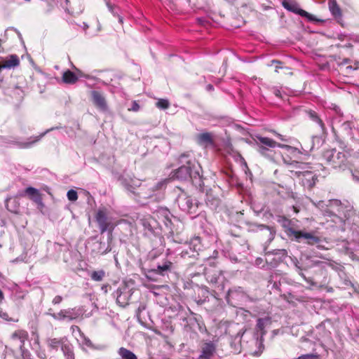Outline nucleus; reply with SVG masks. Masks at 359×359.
<instances>
[{
  "mask_svg": "<svg viewBox=\"0 0 359 359\" xmlns=\"http://www.w3.org/2000/svg\"><path fill=\"white\" fill-rule=\"evenodd\" d=\"M181 255H182V257H186L187 255H188L189 257H194V254L189 255V252H187V250L182 251Z\"/></svg>",
  "mask_w": 359,
  "mask_h": 359,
  "instance_id": "nucleus-41",
  "label": "nucleus"
},
{
  "mask_svg": "<svg viewBox=\"0 0 359 359\" xmlns=\"http://www.w3.org/2000/svg\"><path fill=\"white\" fill-rule=\"evenodd\" d=\"M293 208H294V210L295 212H299V210L295 207H293Z\"/></svg>",
  "mask_w": 359,
  "mask_h": 359,
  "instance_id": "nucleus-52",
  "label": "nucleus"
},
{
  "mask_svg": "<svg viewBox=\"0 0 359 359\" xmlns=\"http://www.w3.org/2000/svg\"><path fill=\"white\" fill-rule=\"evenodd\" d=\"M255 141L259 153L271 159L273 158L272 149L276 147L285 149V152L282 154V158H283V157H285L287 158L289 163H291L293 160H297L299 156L301 155L300 151L297 149L287 144L277 143L269 137L257 136Z\"/></svg>",
  "mask_w": 359,
  "mask_h": 359,
  "instance_id": "nucleus-1",
  "label": "nucleus"
},
{
  "mask_svg": "<svg viewBox=\"0 0 359 359\" xmlns=\"http://www.w3.org/2000/svg\"><path fill=\"white\" fill-rule=\"evenodd\" d=\"M177 203L182 211L189 214L196 213L198 203L195 199L187 196V194H180L177 198Z\"/></svg>",
  "mask_w": 359,
  "mask_h": 359,
  "instance_id": "nucleus-6",
  "label": "nucleus"
},
{
  "mask_svg": "<svg viewBox=\"0 0 359 359\" xmlns=\"http://www.w3.org/2000/svg\"><path fill=\"white\" fill-rule=\"evenodd\" d=\"M1 69H4V67H2V62H1V63H0V70H1Z\"/></svg>",
  "mask_w": 359,
  "mask_h": 359,
  "instance_id": "nucleus-54",
  "label": "nucleus"
},
{
  "mask_svg": "<svg viewBox=\"0 0 359 359\" xmlns=\"http://www.w3.org/2000/svg\"><path fill=\"white\" fill-rule=\"evenodd\" d=\"M282 5L285 9H287L290 11H292L295 13H298L301 16L306 17L311 21L316 20L314 16H313L312 15L309 14L308 12H306L301 8H299L295 4L290 3L287 0H283V1L282 2Z\"/></svg>",
  "mask_w": 359,
  "mask_h": 359,
  "instance_id": "nucleus-14",
  "label": "nucleus"
},
{
  "mask_svg": "<svg viewBox=\"0 0 359 359\" xmlns=\"http://www.w3.org/2000/svg\"><path fill=\"white\" fill-rule=\"evenodd\" d=\"M334 111H335L336 114H338L339 116H342V113L341 111V109L339 107H334Z\"/></svg>",
  "mask_w": 359,
  "mask_h": 359,
  "instance_id": "nucleus-44",
  "label": "nucleus"
},
{
  "mask_svg": "<svg viewBox=\"0 0 359 359\" xmlns=\"http://www.w3.org/2000/svg\"><path fill=\"white\" fill-rule=\"evenodd\" d=\"M28 334L26 331L19 330L12 334L11 338L16 341L17 345L20 349L23 348L25 341L27 339Z\"/></svg>",
  "mask_w": 359,
  "mask_h": 359,
  "instance_id": "nucleus-21",
  "label": "nucleus"
},
{
  "mask_svg": "<svg viewBox=\"0 0 359 359\" xmlns=\"http://www.w3.org/2000/svg\"><path fill=\"white\" fill-rule=\"evenodd\" d=\"M118 354L121 356V359H137L135 353L123 347L119 348Z\"/></svg>",
  "mask_w": 359,
  "mask_h": 359,
  "instance_id": "nucleus-28",
  "label": "nucleus"
},
{
  "mask_svg": "<svg viewBox=\"0 0 359 359\" xmlns=\"http://www.w3.org/2000/svg\"><path fill=\"white\" fill-rule=\"evenodd\" d=\"M62 301V297L60 295L55 296L53 299V304H59Z\"/></svg>",
  "mask_w": 359,
  "mask_h": 359,
  "instance_id": "nucleus-39",
  "label": "nucleus"
},
{
  "mask_svg": "<svg viewBox=\"0 0 359 359\" xmlns=\"http://www.w3.org/2000/svg\"><path fill=\"white\" fill-rule=\"evenodd\" d=\"M295 266H296V268H297L298 270L302 271V269H301V267L298 265V262H297L295 263Z\"/></svg>",
  "mask_w": 359,
  "mask_h": 359,
  "instance_id": "nucleus-50",
  "label": "nucleus"
},
{
  "mask_svg": "<svg viewBox=\"0 0 359 359\" xmlns=\"http://www.w3.org/2000/svg\"><path fill=\"white\" fill-rule=\"evenodd\" d=\"M271 324V318L269 316L264 318H259L257 320L256 330L260 334L261 340L263 339L264 336L266 334V327Z\"/></svg>",
  "mask_w": 359,
  "mask_h": 359,
  "instance_id": "nucleus-19",
  "label": "nucleus"
},
{
  "mask_svg": "<svg viewBox=\"0 0 359 359\" xmlns=\"http://www.w3.org/2000/svg\"><path fill=\"white\" fill-rule=\"evenodd\" d=\"M296 359H320V358L318 354H306L302 355Z\"/></svg>",
  "mask_w": 359,
  "mask_h": 359,
  "instance_id": "nucleus-36",
  "label": "nucleus"
},
{
  "mask_svg": "<svg viewBox=\"0 0 359 359\" xmlns=\"http://www.w3.org/2000/svg\"><path fill=\"white\" fill-rule=\"evenodd\" d=\"M140 105L136 101H133L132 103L131 107L129 109V110L133 111H137L140 109Z\"/></svg>",
  "mask_w": 359,
  "mask_h": 359,
  "instance_id": "nucleus-38",
  "label": "nucleus"
},
{
  "mask_svg": "<svg viewBox=\"0 0 359 359\" xmlns=\"http://www.w3.org/2000/svg\"><path fill=\"white\" fill-rule=\"evenodd\" d=\"M105 271L104 270L94 271L90 274V278L93 280L100 282L102 281L105 277Z\"/></svg>",
  "mask_w": 359,
  "mask_h": 359,
  "instance_id": "nucleus-31",
  "label": "nucleus"
},
{
  "mask_svg": "<svg viewBox=\"0 0 359 359\" xmlns=\"http://www.w3.org/2000/svg\"><path fill=\"white\" fill-rule=\"evenodd\" d=\"M1 62L2 67H4V68L11 69L19 65L20 60L17 55H11L4 60Z\"/></svg>",
  "mask_w": 359,
  "mask_h": 359,
  "instance_id": "nucleus-26",
  "label": "nucleus"
},
{
  "mask_svg": "<svg viewBox=\"0 0 359 359\" xmlns=\"http://www.w3.org/2000/svg\"><path fill=\"white\" fill-rule=\"evenodd\" d=\"M208 88L209 90L212 89V86H211V85H208Z\"/></svg>",
  "mask_w": 359,
  "mask_h": 359,
  "instance_id": "nucleus-51",
  "label": "nucleus"
},
{
  "mask_svg": "<svg viewBox=\"0 0 359 359\" xmlns=\"http://www.w3.org/2000/svg\"><path fill=\"white\" fill-rule=\"evenodd\" d=\"M67 196L70 201H75L78 198L77 192L73 189L69 190L67 191Z\"/></svg>",
  "mask_w": 359,
  "mask_h": 359,
  "instance_id": "nucleus-35",
  "label": "nucleus"
},
{
  "mask_svg": "<svg viewBox=\"0 0 359 359\" xmlns=\"http://www.w3.org/2000/svg\"><path fill=\"white\" fill-rule=\"evenodd\" d=\"M323 157L327 163L334 168H342L346 161V154L337 151L335 149L325 151L323 154Z\"/></svg>",
  "mask_w": 359,
  "mask_h": 359,
  "instance_id": "nucleus-5",
  "label": "nucleus"
},
{
  "mask_svg": "<svg viewBox=\"0 0 359 359\" xmlns=\"http://www.w3.org/2000/svg\"><path fill=\"white\" fill-rule=\"evenodd\" d=\"M277 136H278V137L280 140H282V141H287V140H286V139H285V138H284V137H283L282 135H280V134H277Z\"/></svg>",
  "mask_w": 359,
  "mask_h": 359,
  "instance_id": "nucleus-46",
  "label": "nucleus"
},
{
  "mask_svg": "<svg viewBox=\"0 0 359 359\" xmlns=\"http://www.w3.org/2000/svg\"><path fill=\"white\" fill-rule=\"evenodd\" d=\"M243 293V289L240 287H233L231 289H229L227 293V299L228 300L230 298H234L236 295L242 294Z\"/></svg>",
  "mask_w": 359,
  "mask_h": 359,
  "instance_id": "nucleus-32",
  "label": "nucleus"
},
{
  "mask_svg": "<svg viewBox=\"0 0 359 359\" xmlns=\"http://www.w3.org/2000/svg\"><path fill=\"white\" fill-rule=\"evenodd\" d=\"M215 202H216V205H217V203H218V200H216V201H215Z\"/></svg>",
  "mask_w": 359,
  "mask_h": 359,
  "instance_id": "nucleus-59",
  "label": "nucleus"
},
{
  "mask_svg": "<svg viewBox=\"0 0 359 359\" xmlns=\"http://www.w3.org/2000/svg\"><path fill=\"white\" fill-rule=\"evenodd\" d=\"M88 27V26L87 25H84V27H85V28H87Z\"/></svg>",
  "mask_w": 359,
  "mask_h": 359,
  "instance_id": "nucleus-58",
  "label": "nucleus"
},
{
  "mask_svg": "<svg viewBox=\"0 0 359 359\" xmlns=\"http://www.w3.org/2000/svg\"><path fill=\"white\" fill-rule=\"evenodd\" d=\"M66 320L71 321L83 316V310L81 308H69L64 309Z\"/></svg>",
  "mask_w": 359,
  "mask_h": 359,
  "instance_id": "nucleus-23",
  "label": "nucleus"
},
{
  "mask_svg": "<svg viewBox=\"0 0 359 359\" xmlns=\"http://www.w3.org/2000/svg\"><path fill=\"white\" fill-rule=\"evenodd\" d=\"M299 275H301L304 278H306L304 273H302V272H299Z\"/></svg>",
  "mask_w": 359,
  "mask_h": 359,
  "instance_id": "nucleus-53",
  "label": "nucleus"
},
{
  "mask_svg": "<svg viewBox=\"0 0 359 359\" xmlns=\"http://www.w3.org/2000/svg\"><path fill=\"white\" fill-rule=\"evenodd\" d=\"M56 128H52L44 133H41L40 135L36 137H31L28 139L26 142H18L15 143V144L21 149H27L32 147L36 142H39L46 133H48L50 130H53Z\"/></svg>",
  "mask_w": 359,
  "mask_h": 359,
  "instance_id": "nucleus-20",
  "label": "nucleus"
},
{
  "mask_svg": "<svg viewBox=\"0 0 359 359\" xmlns=\"http://www.w3.org/2000/svg\"><path fill=\"white\" fill-rule=\"evenodd\" d=\"M156 106L160 109H166L170 107V102L167 99H158Z\"/></svg>",
  "mask_w": 359,
  "mask_h": 359,
  "instance_id": "nucleus-33",
  "label": "nucleus"
},
{
  "mask_svg": "<svg viewBox=\"0 0 359 359\" xmlns=\"http://www.w3.org/2000/svg\"><path fill=\"white\" fill-rule=\"evenodd\" d=\"M71 330L72 333L75 335L76 340L82 347L95 348L90 339L81 332V329L78 326L72 325L71 327Z\"/></svg>",
  "mask_w": 359,
  "mask_h": 359,
  "instance_id": "nucleus-10",
  "label": "nucleus"
},
{
  "mask_svg": "<svg viewBox=\"0 0 359 359\" xmlns=\"http://www.w3.org/2000/svg\"><path fill=\"white\" fill-rule=\"evenodd\" d=\"M353 177L356 179V180H359V178H357L354 175H353Z\"/></svg>",
  "mask_w": 359,
  "mask_h": 359,
  "instance_id": "nucleus-57",
  "label": "nucleus"
},
{
  "mask_svg": "<svg viewBox=\"0 0 359 359\" xmlns=\"http://www.w3.org/2000/svg\"><path fill=\"white\" fill-rule=\"evenodd\" d=\"M358 67H352V66H347L346 67V69L348 70V69H350V70H353V69H356Z\"/></svg>",
  "mask_w": 359,
  "mask_h": 359,
  "instance_id": "nucleus-49",
  "label": "nucleus"
},
{
  "mask_svg": "<svg viewBox=\"0 0 359 359\" xmlns=\"http://www.w3.org/2000/svg\"><path fill=\"white\" fill-rule=\"evenodd\" d=\"M283 162L288 165L289 171L292 177H301L303 174L311 169L308 163L299 162L297 160H293L291 163H289V161L283 157Z\"/></svg>",
  "mask_w": 359,
  "mask_h": 359,
  "instance_id": "nucleus-8",
  "label": "nucleus"
},
{
  "mask_svg": "<svg viewBox=\"0 0 359 359\" xmlns=\"http://www.w3.org/2000/svg\"><path fill=\"white\" fill-rule=\"evenodd\" d=\"M18 4H22L25 1H29V0H15Z\"/></svg>",
  "mask_w": 359,
  "mask_h": 359,
  "instance_id": "nucleus-48",
  "label": "nucleus"
},
{
  "mask_svg": "<svg viewBox=\"0 0 359 359\" xmlns=\"http://www.w3.org/2000/svg\"><path fill=\"white\" fill-rule=\"evenodd\" d=\"M167 180L158 182L155 186L151 188V193L143 196L144 198H152L160 201L163 198V191L165 189Z\"/></svg>",
  "mask_w": 359,
  "mask_h": 359,
  "instance_id": "nucleus-12",
  "label": "nucleus"
},
{
  "mask_svg": "<svg viewBox=\"0 0 359 359\" xmlns=\"http://www.w3.org/2000/svg\"><path fill=\"white\" fill-rule=\"evenodd\" d=\"M25 194L29 197L31 200L35 202L38 205H43L41 195L38 189L29 187L25 189Z\"/></svg>",
  "mask_w": 359,
  "mask_h": 359,
  "instance_id": "nucleus-22",
  "label": "nucleus"
},
{
  "mask_svg": "<svg viewBox=\"0 0 359 359\" xmlns=\"http://www.w3.org/2000/svg\"><path fill=\"white\" fill-rule=\"evenodd\" d=\"M344 128H345L346 130H351V123L350 122H348V121L345 122V123H344Z\"/></svg>",
  "mask_w": 359,
  "mask_h": 359,
  "instance_id": "nucleus-40",
  "label": "nucleus"
},
{
  "mask_svg": "<svg viewBox=\"0 0 359 359\" xmlns=\"http://www.w3.org/2000/svg\"><path fill=\"white\" fill-rule=\"evenodd\" d=\"M328 5L329 9L332 15H334L335 18H338L341 15V9L335 0L329 1Z\"/></svg>",
  "mask_w": 359,
  "mask_h": 359,
  "instance_id": "nucleus-27",
  "label": "nucleus"
},
{
  "mask_svg": "<svg viewBox=\"0 0 359 359\" xmlns=\"http://www.w3.org/2000/svg\"><path fill=\"white\" fill-rule=\"evenodd\" d=\"M145 309L144 306H140L137 310V315Z\"/></svg>",
  "mask_w": 359,
  "mask_h": 359,
  "instance_id": "nucleus-45",
  "label": "nucleus"
},
{
  "mask_svg": "<svg viewBox=\"0 0 359 359\" xmlns=\"http://www.w3.org/2000/svg\"><path fill=\"white\" fill-rule=\"evenodd\" d=\"M274 93L276 97H280V92L279 90H275Z\"/></svg>",
  "mask_w": 359,
  "mask_h": 359,
  "instance_id": "nucleus-47",
  "label": "nucleus"
},
{
  "mask_svg": "<svg viewBox=\"0 0 359 359\" xmlns=\"http://www.w3.org/2000/svg\"><path fill=\"white\" fill-rule=\"evenodd\" d=\"M48 314L53 319H55L56 320H66L64 309L60 310V312H58L57 313H48Z\"/></svg>",
  "mask_w": 359,
  "mask_h": 359,
  "instance_id": "nucleus-34",
  "label": "nucleus"
},
{
  "mask_svg": "<svg viewBox=\"0 0 359 359\" xmlns=\"http://www.w3.org/2000/svg\"><path fill=\"white\" fill-rule=\"evenodd\" d=\"M296 178L301 182L304 187L309 189L315 185L317 180L316 174L311 170L303 174L301 177Z\"/></svg>",
  "mask_w": 359,
  "mask_h": 359,
  "instance_id": "nucleus-17",
  "label": "nucleus"
},
{
  "mask_svg": "<svg viewBox=\"0 0 359 359\" xmlns=\"http://www.w3.org/2000/svg\"><path fill=\"white\" fill-rule=\"evenodd\" d=\"M95 219L102 233L105 231L111 233L114 227L118 224L117 222L110 216L109 212L107 209L104 208H100L97 210L95 215Z\"/></svg>",
  "mask_w": 359,
  "mask_h": 359,
  "instance_id": "nucleus-4",
  "label": "nucleus"
},
{
  "mask_svg": "<svg viewBox=\"0 0 359 359\" xmlns=\"http://www.w3.org/2000/svg\"><path fill=\"white\" fill-rule=\"evenodd\" d=\"M172 263L168 260H164L162 264L157 265L156 268L153 269V271L158 275L164 276L172 269Z\"/></svg>",
  "mask_w": 359,
  "mask_h": 359,
  "instance_id": "nucleus-25",
  "label": "nucleus"
},
{
  "mask_svg": "<svg viewBox=\"0 0 359 359\" xmlns=\"http://www.w3.org/2000/svg\"><path fill=\"white\" fill-rule=\"evenodd\" d=\"M118 21H119L120 22H122V18H121V17H118Z\"/></svg>",
  "mask_w": 359,
  "mask_h": 359,
  "instance_id": "nucleus-55",
  "label": "nucleus"
},
{
  "mask_svg": "<svg viewBox=\"0 0 359 359\" xmlns=\"http://www.w3.org/2000/svg\"><path fill=\"white\" fill-rule=\"evenodd\" d=\"M180 162L182 165L172 172L171 178L179 180H187L189 178L199 176L200 165L195 158L183 154L180 157Z\"/></svg>",
  "mask_w": 359,
  "mask_h": 359,
  "instance_id": "nucleus-2",
  "label": "nucleus"
},
{
  "mask_svg": "<svg viewBox=\"0 0 359 359\" xmlns=\"http://www.w3.org/2000/svg\"><path fill=\"white\" fill-rule=\"evenodd\" d=\"M48 347L51 350L61 348L65 359H74L73 347L66 337L60 338H49L46 341Z\"/></svg>",
  "mask_w": 359,
  "mask_h": 359,
  "instance_id": "nucleus-3",
  "label": "nucleus"
},
{
  "mask_svg": "<svg viewBox=\"0 0 359 359\" xmlns=\"http://www.w3.org/2000/svg\"><path fill=\"white\" fill-rule=\"evenodd\" d=\"M312 203L325 214L332 213L334 211V208L339 207L341 205V202L337 199L329 200L327 202L320 201L317 203L312 201Z\"/></svg>",
  "mask_w": 359,
  "mask_h": 359,
  "instance_id": "nucleus-9",
  "label": "nucleus"
},
{
  "mask_svg": "<svg viewBox=\"0 0 359 359\" xmlns=\"http://www.w3.org/2000/svg\"><path fill=\"white\" fill-rule=\"evenodd\" d=\"M91 99L93 104L101 111L107 110V104L104 96L99 91L93 90L91 92Z\"/></svg>",
  "mask_w": 359,
  "mask_h": 359,
  "instance_id": "nucleus-15",
  "label": "nucleus"
},
{
  "mask_svg": "<svg viewBox=\"0 0 359 359\" xmlns=\"http://www.w3.org/2000/svg\"><path fill=\"white\" fill-rule=\"evenodd\" d=\"M287 234L288 236L294 238V239L297 242H301L302 241L305 240L309 245L318 243L320 241L319 237L315 236L312 233L297 231L292 228H290L287 230Z\"/></svg>",
  "mask_w": 359,
  "mask_h": 359,
  "instance_id": "nucleus-7",
  "label": "nucleus"
},
{
  "mask_svg": "<svg viewBox=\"0 0 359 359\" xmlns=\"http://www.w3.org/2000/svg\"><path fill=\"white\" fill-rule=\"evenodd\" d=\"M116 293V302L122 307H125L128 304L131 293L126 287L123 289H118Z\"/></svg>",
  "mask_w": 359,
  "mask_h": 359,
  "instance_id": "nucleus-16",
  "label": "nucleus"
},
{
  "mask_svg": "<svg viewBox=\"0 0 359 359\" xmlns=\"http://www.w3.org/2000/svg\"><path fill=\"white\" fill-rule=\"evenodd\" d=\"M308 115H309V118H311V120H312L313 122H315L319 125L322 131L325 130V125H324L322 119L318 116V115L317 114V113L316 111L311 110L308 112Z\"/></svg>",
  "mask_w": 359,
  "mask_h": 359,
  "instance_id": "nucleus-29",
  "label": "nucleus"
},
{
  "mask_svg": "<svg viewBox=\"0 0 359 359\" xmlns=\"http://www.w3.org/2000/svg\"><path fill=\"white\" fill-rule=\"evenodd\" d=\"M20 350H21L22 358L24 359H33L29 351H25V349H23V348H22V349H20Z\"/></svg>",
  "mask_w": 359,
  "mask_h": 359,
  "instance_id": "nucleus-37",
  "label": "nucleus"
},
{
  "mask_svg": "<svg viewBox=\"0 0 359 359\" xmlns=\"http://www.w3.org/2000/svg\"><path fill=\"white\" fill-rule=\"evenodd\" d=\"M76 74L71 72L70 70L65 71L62 74V81L67 84H74L78 81L79 78L83 76L82 72L76 69Z\"/></svg>",
  "mask_w": 359,
  "mask_h": 359,
  "instance_id": "nucleus-18",
  "label": "nucleus"
},
{
  "mask_svg": "<svg viewBox=\"0 0 359 359\" xmlns=\"http://www.w3.org/2000/svg\"><path fill=\"white\" fill-rule=\"evenodd\" d=\"M197 142L201 146L208 147L213 144L212 135L210 133H202L196 137Z\"/></svg>",
  "mask_w": 359,
  "mask_h": 359,
  "instance_id": "nucleus-24",
  "label": "nucleus"
},
{
  "mask_svg": "<svg viewBox=\"0 0 359 359\" xmlns=\"http://www.w3.org/2000/svg\"><path fill=\"white\" fill-rule=\"evenodd\" d=\"M189 249L193 253L201 250V240L198 237L193 238L189 244Z\"/></svg>",
  "mask_w": 359,
  "mask_h": 359,
  "instance_id": "nucleus-30",
  "label": "nucleus"
},
{
  "mask_svg": "<svg viewBox=\"0 0 359 359\" xmlns=\"http://www.w3.org/2000/svg\"><path fill=\"white\" fill-rule=\"evenodd\" d=\"M273 62L277 64V65L276 66V72H278V69L281 68V67L280 66V62L277 60H273Z\"/></svg>",
  "mask_w": 359,
  "mask_h": 359,
  "instance_id": "nucleus-42",
  "label": "nucleus"
},
{
  "mask_svg": "<svg viewBox=\"0 0 359 359\" xmlns=\"http://www.w3.org/2000/svg\"><path fill=\"white\" fill-rule=\"evenodd\" d=\"M38 355L41 359H46V355L45 352H43V351L41 352V353H39Z\"/></svg>",
  "mask_w": 359,
  "mask_h": 359,
  "instance_id": "nucleus-43",
  "label": "nucleus"
},
{
  "mask_svg": "<svg viewBox=\"0 0 359 359\" xmlns=\"http://www.w3.org/2000/svg\"><path fill=\"white\" fill-rule=\"evenodd\" d=\"M108 251H111V249H108V248H107V249L104 252V253H106V252H108Z\"/></svg>",
  "mask_w": 359,
  "mask_h": 359,
  "instance_id": "nucleus-56",
  "label": "nucleus"
},
{
  "mask_svg": "<svg viewBox=\"0 0 359 359\" xmlns=\"http://www.w3.org/2000/svg\"><path fill=\"white\" fill-rule=\"evenodd\" d=\"M216 344L212 341L205 342L201 347L197 359H212L216 353Z\"/></svg>",
  "mask_w": 359,
  "mask_h": 359,
  "instance_id": "nucleus-11",
  "label": "nucleus"
},
{
  "mask_svg": "<svg viewBox=\"0 0 359 359\" xmlns=\"http://www.w3.org/2000/svg\"><path fill=\"white\" fill-rule=\"evenodd\" d=\"M139 223L143 227L145 233H153L157 226V221L149 215L140 217Z\"/></svg>",
  "mask_w": 359,
  "mask_h": 359,
  "instance_id": "nucleus-13",
  "label": "nucleus"
}]
</instances>
